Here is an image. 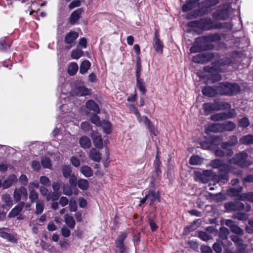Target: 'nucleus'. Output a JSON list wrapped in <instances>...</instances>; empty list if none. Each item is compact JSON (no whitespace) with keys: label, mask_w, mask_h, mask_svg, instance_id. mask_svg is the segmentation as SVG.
<instances>
[{"label":"nucleus","mask_w":253,"mask_h":253,"mask_svg":"<svg viewBox=\"0 0 253 253\" xmlns=\"http://www.w3.org/2000/svg\"><path fill=\"white\" fill-rule=\"evenodd\" d=\"M129 109L130 111H131L136 115V117L139 123H143L144 124H145L152 134H153L154 135H157V130L155 129L154 126L152 124L150 120H149V119L147 117L145 116L141 117L137 109L134 106L130 105L129 107Z\"/></svg>","instance_id":"f257e3e1"},{"label":"nucleus","mask_w":253,"mask_h":253,"mask_svg":"<svg viewBox=\"0 0 253 253\" xmlns=\"http://www.w3.org/2000/svg\"><path fill=\"white\" fill-rule=\"evenodd\" d=\"M237 143V138L234 136H232L229 142L222 143L221 145V147L226 150V152L222 150L218 149L215 152V155L218 157H223L225 155L228 157L231 156L233 154V152L231 147L236 144Z\"/></svg>","instance_id":"f03ea898"},{"label":"nucleus","mask_w":253,"mask_h":253,"mask_svg":"<svg viewBox=\"0 0 253 253\" xmlns=\"http://www.w3.org/2000/svg\"><path fill=\"white\" fill-rule=\"evenodd\" d=\"M235 127L234 124L228 121L223 123L212 124L209 126V130L214 132H218L222 131H232Z\"/></svg>","instance_id":"7ed1b4c3"},{"label":"nucleus","mask_w":253,"mask_h":253,"mask_svg":"<svg viewBox=\"0 0 253 253\" xmlns=\"http://www.w3.org/2000/svg\"><path fill=\"white\" fill-rule=\"evenodd\" d=\"M236 86L233 84L226 83H221L216 88L217 93L222 95H231L236 90Z\"/></svg>","instance_id":"20e7f679"},{"label":"nucleus","mask_w":253,"mask_h":253,"mask_svg":"<svg viewBox=\"0 0 253 253\" xmlns=\"http://www.w3.org/2000/svg\"><path fill=\"white\" fill-rule=\"evenodd\" d=\"M221 139L219 136H209L206 138V141L200 142V145L204 149H210L211 145H217Z\"/></svg>","instance_id":"39448f33"},{"label":"nucleus","mask_w":253,"mask_h":253,"mask_svg":"<svg viewBox=\"0 0 253 253\" xmlns=\"http://www.w3.org/2000/svg\"><path fill=\"white\" fill-rule=\"evenodd\" d=\"M231 62V60L228 58H226L225 59H222L217 61L216 63H213L211 67H205L204 70L206 71L211 73H213L214 71L220 72L222 70V69L220 68V66L227 65L230 63Z\"/></svg>","instance_id":"423d86ee"},{"label":"nucleus","mask_w":253,"mask_h":253,"mask_svg":"<svg viewBox=\"0 0 253 253\" xmlns=\"http://www.w3.org/2000/svg\"><path fill=\"white\" fill-rule=\"evenodd\" d=\"M28 193L26 188L24 187H21L19 188H16L14 190L13 198L15 202H18L21 199L26 200Z\"/></svg>","instance_id":"0eeeda50"},{"label":"nucleus","mask_w":253,"mask_h":253,"mask_svg":"<svg viewBox=\"0 0 253 253\" xmlns=\"http://www.w3.org/2000/svg\"><path fill=\"white\" fill-rule=\"evenodd\" d=\"M210 166L214 169H218L220 171H227L229 168L227 164L219 159H215L211 162Z\"/></svg>","instance_id":"6e6552de"},{"label":"nucleus","mask_w":253,"mask_h":253,"mask_svg":"<svg viewBox=\"0 0 253 253\" xmlns=\"http://www.w3.org/2000/svg\"><path fill=\"white\" fill-rule=\"evenodd\" d=\"M212 57V53L207 52L202 54H197L193 57V61L196 63H204L210 60Z\"/></svg>","instance_id":"1a4fd4ad"},{"label":"nucleus","mask_w":253,"mask_h":253,"mask_svg":"<svg viewBox=\"0 0 253 253\" xmlns=\"http://www.w3.org/2000/svg\"><path fill=\"white\" fill-rule=\"evenodd\" d=\"M240 34V37H238V48H244L248 47L249 45V40L246 36L244 30L238 31Z\"/></svg>","instance_id":"9d476101"},{"label":"nucleus","mask_w":253,"mask_h":253,"mask_svg":"<svg viewBox=\"0 0 253 253\" xmlns=\"http://www.w3.org/2000/svg\"><path fill=\"white\" fill-rule=\"evenodd\" d=\"M91 137L92 139L94 146L99 149L103 147V141L101 135L97 132L93 131L91 134Z\"/></svg>","instance_id":"9b49d317"},{"label":"nucleus","mask_w":253,"mask_h":253,"mask_svg":"<svg viewBox=\"0 0 253 253\" xmlns=\"http://www.w3.org/2000/svg\"><path fill=\"white\" fill-rule=\"evenodd\" d=\"M78 37V34L76 32H69L65 38V42L66 43L69 44V46H67V49H70L75 44L74 42Z\"/></svg>","instance_id":"f8f14e48"},{"label":"nucleus","mask_w":253,"mask_h":253,"mask_svg":"<svg viewBox=\"0 0 253 253\" xmlns=\"http://www.w3.org/2000/svg\"><path fill=\"white\" fill-rule=\"evenodd\" d=\"M248 154L245 152H241L238 154V166L243 167H248L251 165L247 158Z\"/></svg>","instance_id":"ddd939ff"},{"label":"nucleus","mask_w":253,"mask_h":253,"mask_svg":"<svg viewBox=\"0 0 253 253\" xmlns=\"http://www.w3.org/2000/svg\"><path fill=\"white\" fill-rule=\"evenodd\" d=\"M25 203L23 202L18 203L14 208H13L8 214V217H14L19 214L24 208Z\"/></svg>","instance_id":"4468645a"},{"label":"nucleus","mask_w":253,"mask_h":253,"mask_svg":"<svg viewBox=\"0 0 253 253\" xmlns=\"http://www.w3.org/2000/svg\"><path fill=\"white\" fill-rule=\"evenodd\" d=\"M147 200L150 202V205H152L155 201H160V194L158 192L150 190L146 194Z\"/></svg>","instance_id":"2eb2a0df"},{"label":"nucleus","mask_w":253,"mask_h":253,"mask_svg":"<svg viewBox=\"0 0 253 253\" xmlns=\"http://www.w3.org/2000/svg\"><path fill=\"white\" fill-rule=\"evenodd\" d=\"M229 15V11L227 9L218 10L213 14V18L215 20H225Z\"/></svg>","instance_id":"dca6fc26"},{"label":"nucleus","mask_w":253,"mask_h":253,"mask_svg":"<svg viewBox=\"0 0 253 253\" xmlns=\"http://www.w3.org/2000/svg\"><path fill=\"white\" fill-rule=\"evenodd\" d=\"M17 182V178L14 174L10 175L2 183L3 189H7L12 185L14 184Z\"/></svg>","instance_id":"f3484780"},{"label":"nucleus","mask_w":253,"mask_h":253,"mask_svg":"<svg viewBox=\"0 0 253 253\" xmlns=\"http://www.w3.org/2000/svg\"><path fill=\"white\" fill-rule=\"evenodd\" d=\"M218 0H207L203 2L204 7L202 10L204 13H207L211 10V7L218 3Z\"/></svg>","instance_id":"a211bd4d"},{"label":"nucleus","mask_w":253,"mask_h":253,"mask_svg":"<svg viewBox=\"0 0 253 253\" xmlns=\"http://www.w3.org/2000/svg\"><path fill=\"white\" fill-rule=\"evenodd\" d=\"M158 32H155V37L154 39L153 46L156 51L159 53H162L163 51V45L160 39L158 37Z\"/></svg>","instance_id":"6ab92c4d"},{"label":"nucleus","mask_w":253,"mask_h":253,"mask_svg":"<svg viewBox=\"0 0 253 253\" xmlns=\"http://www.w3.org/2000/svg\"><path fill=\"white\" fill-rule=\"evenodd\" d=\"M89 157L90 159L96 162H99L101 159V154L94 148H92L90 150Z\"/></svg>","instance_id":"aec40b11"},{"label":"nucleus","mask_w":253,"mask_h":253,"mask_svg":"<svg viewBox=\"0 0 253 253\" xmlns=\"http://www.w3.org/2000/svg\"><path fill=\"white\" fill-rule=\"evenodd\" d=\"M211 19H204L197 22L196 23L201 28L204 30H208L210 29L211 26Z\"/></svg>","instance_id":"412c9836"},{"label":"nucleus","mask_w":253,"mask_h":253,"mask_svg":"<svg viewBox=\"0 0 253 253\" xmlns=\"http://www.w3.org/2000/svg\"><path fill=\"white\" fill-rule=\"evenodd\" d=\"M85 105L86 107L88 109L93 111L95 113L98 114L100 112L99 107L94 101L91 100H89L86 102Z\"/></svg>","instance_id":"4be33fe9"},{"label":"nucleus","mask_w":253,"mask_h":253,"mask_svg":"<svg viewBox=\"0 0 253 253\" xmlns=\"http://www.w3.org/2000/svg\"><path fill=\"white\" fill-rule=\"evenodd\" d=\"M230 117V115L225 113H219L213 114L211 116V120L213 121H218L225 120Z\"/></svg>","instance_id":"5701e85b"},{"label":"nucleus","mask_w":253,"mask_h":253,"mask_svg":"<svg viewBox=\"0 0 253 253\" xmlns=\"http://www.w3.org/2000/svg\"><path fill=\"white\" fill-rule=\"evenodd\" d=\"M205 40L204 38H199L196 41V44L200 43ZM204 48L201 46V45L194 44L190 48V52L191 53H196L201 51L203 50Z\"/></svg>","instance_id":"b1692460"},{"label":"nucleus","mask_w":253,"mask_h":253,"mask_svg":"<svg viewBox=\"0 0 253 253\" xmlns=\"http://www.w3.org/2000/svg\"><path fill=\"white\" fill-rule=\"evenodd\" d=\"M238 200L248 201L253 202V192L238 193Z\"/></svg>","instance_id":"393cba45"},{"label":"nucleus","mask_w":253,"mask_h":253,"mask_svg":"<svg viewBox=\"0 0 253 253\" xmlns=\"http://www.w3.org/2000/svg\"><path fill=\"white\" fill-rule=\"evenodd\" d=\"M81 146L84 149L89 148L91 145V141L88 137L86 136H82L79 140Z\"/></svg>","instance_id":"a878e982"},{"label":"nucleus","mask_w":253,"mask_h":253,"mask_svg":"<svg viewBox=\"0 0 253 253\" xmlns=\"http://www.w3.org/2000/svg\"><path fill=\"white\" fill-rule=\"evenodd\" d=\"M82 12L81 8H78L73 12L70 18V22L72 24H75L79 19L80 16Z\"/></svg>","instance_id":"bb28decb"},{"label":"nucleus","mask_w":253,"mask_h":253,"mask_svg":"<svg viewBox=\"0 0 253 253\" xmlns=\"http://www.w3.org/2000/svg\"><path fill=\"white\" fill-rule=\"evenodd\" d=\"M81 172L86 177H89L93 175V170L87 166H83L80 168Z\"/></svg>","instance_id":"cd10ccee"},{"label":"nucleus","mask_w":253,"mask_h":253,"mask_svg":"<svg viewBox=\"0 0 253 253\" xmlns=\"http://www.w3.org/2000/svg\"><path fill=\"white\" fill-rule=\"evenodd\" d=\"M76 93L79 96H85L90 94L91 91L84 86H80L76 88Z\"/></svg>","instance_id":"c85d7f7f"},{"label":"nucleus","mask_w":253,"mask_h":253,"mask_svg":"<svg viewBox=\"0 0 253 253\" xmlns=\"http://www.w3.org/2000/svg\"><path fill=\"white\" fill-rule=\"evenodd\" d=\"M240 142L241 144L249 145L253 143V135L248 134L240 139Z\"/></svg>","instance_id":"c756f323"},{"label":"nucleus","mask_w":253,"mask_h":253,"mask_svg":"<svg viewBox=\"0 0 253 253\" xmlns=\"http://www.w3.org/2000/svg\"><path fill=\"white\" fill-rule=\"evenodd\" d=\"M100 126H102L105 133L109 134L112 132V125L108 121H103Z\"/></svg>","instance_id":"7c9ffc66"},{"label":"nucleus","mask_w":253,"mask_h":253,"mask_svg":"<svg viewBox=\"0 0 253 253\" xmlns=\"http://www.w3.org/2000/svg\"><path fill=\"white\" fill-rule=\"evenodd\" d=\"M217 92L216 89H214L210 86H207L202 89L204 95L208 96H212Z\"/></svg>","instance_id":"2f4dec72"},{"label":"nucleus","mask_w":253,"mask_h":253,"mask_svg":"<svg viewBox=\"0 0 253 253\" xmlns=\"http://www.w3.org/2000/svg\"><path fill=\"white\" fill-rule=\"evenodd\" d=\"M90 66V63L88 60H84L80 66V72L82 74L85 73Z\"/></svg>","instance_id":"473e14b6"},{"label":"nucleus","mask_w":253,"mask_h":253,"mask_svg":"<svg viewBox=\"0 0 253 253\" xmlns=\"http://www.w3.org/2000/svg\"><path fill=\"white\" fill-rule=\"evenodd\" d=\"M77 185L82 190H87L89 187L88 181L85 179H80L77 181Z\"/></svg>","instance_id":"72a5a7b5"},{"label":"nucleus","mask_w":253,"mask_h":253,"mask_svg":"<svg viewBox=\"0 0 253 253\" xmlns=\"http://www.w3.org/2000/svg\"><path fill=\"white\" fill-rule=\"evenodd\" d=\"M65 103H64L60 106L59 111H60V115H64L62 117H65L66 116H68V113H69L70 111L69 106Z\"/></svg>","instance_id":"f704fd0d"},{"label":"nucleus","mask_w":253,"mask_h":253,"mask_svg":"<svg viewBox=\"0 0 253 253\" xmlns=\"http://www.w3.org/2000/svg\"><path fill=\"white\" fill-rule=\"evenodd\" d=\"M64 220L66 224L68 226L72 229L74 228L75 226V221L73 217L66 214L64 216Z\"/></svg>","instance_id":"c9c22d12"},{"label":"nucleus","mask_w":253,"mask_h":253,"mask_svg":"<svg viewBox=\"0 0 253 253\" xmlns=\"http://www.w3.org/2000/svg\"><path fill=\"white\" fill-rule=\"evenodd\" d=\"M78 65L75 62H72L69 64L68 68V72L70 75H75L78 70Z\"/></svg>","instance_id":"e433bc0d"},{"label":"nucleus","mask_w":253,"mask_h":253,"mask_svg":"<svg viewBox=\"0 0 253 253\" xmlns=\"http://www.w3.org/2000/svg\"><path fill=\"white\" fill-rule=\"evenodd\" d=\"M2 201L5 203V206L9 207L13 205V201L9 194H4L1 196Z\"/></svg>","instance_id":"4c0bfd02"},{"label":"nucleus","mask_w":253,"mask_h":253,"mask_svg":"<svg viewBox=\"0 0 253 253\" xmlns=\"http://www.w3.org/2000/svg\"><path fill=\"white\" fill-rule=\"evenodd\" d=\"M136 86L143 94L146 93V89L145 88V83L142 79H136Z\"/></svg>","instance_id":"58836bf2"},{"label":"nucleus","mask_w":253,"mask_h":253,"mask_svg":"<svg viewBox=\"0 0 253 253\" xmlns=\"http://www.w3.org/2000/svg\"><path fill=\"white\" fill-rule=\"evenodd\" d=\"M250 125V122L249 119L247 117H243L238 120V127L242 128H247Z\"/></svg>","instance_id":"ea45409f"},{"label":"nucleus","mask_w":253,"mask_h":253,"mask_svg":"<svg viewBox=\"0 0 253 253\" xmlns=\"http://www.w3.org/2000/svg\"><path fill=\"white\" fill-rule=\"evenodd\" d=\"M189 163L192 165H199L203 163V159L198 156H193L190 158Z\"/></svg>","instance_id":"a19ab883"},{"label":"nucleus","mask_w":253,"mask_h":253,"mask_svg":"<svg viewBox=\"0 0 253 253\" xmlns=\"http://www.w3.org/2000/svg\"><path fill=\"white\" fill-rule=\"evenodd\" d=\"M83 53L84 52L82 49L77 48L72 50L71 57L72 59H78L83 55Z\"/></svg>","instance_id":"79ce46f5"},{"label":"nucleus","mask_w":253,"mask_h":253,"mask_svg":"<svg viewBox=\"0 0 253 253\" xmlns=\"http://www.w3.org/2000/svg\"><path fill=\"white\" fill-rule=\"evenodd\" d=\"M127 237V234L126 232H122L119 235L117 240L115 241L116 245L124 244V241Z\"/></svg>","instance_id":"37998d69"},{"label":"nucleus","mask_w":253,"mask_h":253,"mask_svg":"<svg viewBox=\"0 0 253 253\" xmlns=\"http://www.w3.org/2000/svg\"><path fill=\"white\" fill-rule=\"evenodd\" d=\"M203 108L205 111V114L208 115L214 110V105L211 103H205L203 104Z\"/></svg>","instance_id":"c03bdc74"},{"label":"nucleus","mask_w":253,"mask_h":253,"mask_svg":"<svg viewBox=\"0 0 253 253\" xmlns=\"http://www.w3.org/2000/svg\"><path fill=\"white\" fill-rule=\"evenodd\" d=\"M116 253H128V248L125 246L124 244L117 245Z\"/></svg>","instance_id":"a18cd8bd"},{"label":"nucleus","mask_w":253,"mask_h":253,"mask_svg":"<svg viewBox=\"0 0 253 253\" xmlns=\"http://www.w3.org/2000/svg\"><path fill=\"white\" fill-rule=\"evenodd\" d=\"M44 209L43 202L42 201H38L36 205V213L37 214L42 213Z\"/></svg>","instance_id":"49530a36"},{"label":"nucleus","mask_w":253,"mask_h":253,"mask_svg":"<svg viewBox=\"0 0 253 253\" xmlns=\"http://www.w3.org/2000/svg\"><path fill=\"white\" fill-rule=\"evenodd\" d=\"M59 197V194L58 192L54 191L52 193H48L46 196V200L49 201H56L58 200Z\"/></svg>","instance_id":"de8ad7c7"},{"label":"nucleus","mask_w":253,"mask_h":253,"mask_svg":"<svg viewBox=\"0 0 253 253\" xmlns=\"http://www.w3.org/2000/svg\"><path fill=\"white\" fill-rule=\"evenodd\" d=\"M41 164L43 168L51 169V164L50 160L47 157H43L41 160Z\"/></svg>","instance_id":"09e8293b"},{"label":"nucleus","mask_w":253,"mask_h":253,"mask_svg":"<svg viewBox=\"0 0 253 253\" xmlns=\"http://www.w3.org/2000/svg\"><path fill=\"white\" fill-rule=\"evenodd\" d=\"M225 224L230 227L231 228V230L235 233H237V226L234 225L233 222L230 219H227L225 221Z\"/></svg>","instance_id":"8fccbe9b"},{"label":"nucleus","mask_w":253,"mask_h":253,"mask_svg":"<svg viewBox=\"0 0 253 253\" xmlns=\"http://www.w3.org/2000/svg\"><path fill=\"white\" fill-rule=\"evenodd\" d=\"M199 237L203 241H207L211 239V236L205 232H199L198 233Z\"/></svg>","instance_id":"3c124183"},{"label":"nucleus","mask_w":253,"mask_h":253,"mask_svg":"<svg viewBox=\"0 0 253 253\" xmlns=\"http://www.w3.org/2000/svg\"><path fill=\"white\" fill-rule=\"evenodd\" d=\"M225 208L228 211H235L237 209V205L234 203L230 202L225 204Z\"/></svg>","instance_id":"603ef678"},{"label":"nucleus","mask_w":253,"mask_h":253,"mask_svg":"<svg viewBox=\"0 0 253 253\" xmlns=\"http://www.w3.org/2000/svg\"><path fill=\"white\" fill-rule=\"evenodd\" d=\"M0 236L4 239H6L10 241H13L14 240V237L11 234L7 233L5 232H0Z\"/></svg>","instance_id":"864d4df0"},{"label":"nucleus","mask_w":253,"mask_h":253,"mask_svg":"<svg viewBox=\"0 0 253 253\" xmlns=\"http://www.w3.org/2000/svg\"><path fill=\"white\" fill-rule=\"evenodd\" d=\"M81 127L82 129L84 132H87L89 131L91 128V126L88 122H84L81 124Z\"/></svg>","instance_id":"5fc2aeb1"},{"label":"nucleus","mask_w":253,"mask_h":253,"mask_svg":"<svg viewBox=\"0 0 253 253\" xmlns=\"http://www.w3.org/2000/svg\"><path fill=\"white\" fill-rule=\"evenodd\" d=\"M63 174L64 177H68L71 175V169L69 166H65L62 169Z\"/></svg>","instance_id":"6e6d98bb"},{"label":"nucleus","mask_w":253,"mask_h":253,"mask_svg":"<svg viewBox=\"0 0 253 253\" xmlns=\"http://www.w3.org/2000/svg\"><path fill=\"white\" fill-rule=\"evenodd\" d=\"M30 191L29 198L32 202H35L38 198V194L34 190H29Z\"/></svg>","instance_id":"4d7b16f0"},{"label":"nucleus","mask_w":253,"mask_h":253,"mask_svg":"<svg viewBox=\"0 0 253 253\" xmlns=\"http://www.w3.org/2000/svg\"><path fill=\"white\" fill-rule=\"evenodd\" d=\"M90 121L97 126H100L101 125V122L99 118L96 115L94 114L90 117Z\"/></svg>","instance_id":"13d9d810"},{"label":"nucleus","mask_w":253,"mask_h":253,"mask_svg":"<svg viewBox=\"0 0 253 253\" xmlns=\"http://www.w3.org/2000/svg\"><path fill=\"white\" fill-rule=\"evenodd\" d=\"M238 211L244 210L246 211H249L251 209V207L248 204H246L245 206L242 203L238 202Z\"/></svg>","instance_id":"bf43d9fd"},{"label":"nucleus","mask_w":253,"mask_h":253,"mask_svg":"<svg viewBox=\"0 0 253 253\" xmlns=\"http://www.w3.org/2000/svg\"><path fill=\"white\" fill-rule=\"evenodd\" d=\"M40 183L45 186H49L50 185V181L49 178L45 176H42L40 178Z\"/></svg>","instance_id":"052dcab7"},{"label":"nucleus","mask_w":253,"mask_h":253,"mask_svg":"<svg viewBox=\"0 0 253 253\" xmlns=\"http://www.w3.org/2000/svg\"><path fill=\"white\" fill-rule=\"evenodd\" d=\"M58 126H57L52 131L53 135L55 136L62 133V132L63 131L64 127L61 125Z\"/></svg>","instance_id":"680f3d73"},{"label":"nucleus","mask_w":253,"mask_h":253,"mask_svg":"<svg viewBox=\"0 0 253 253\" xmlns=\"http://www.w3.org/2000/svg\"><path fill=\"white\" fill-rule=\"evenodd\" d=\"M196 176L197 179H198L200 181L202 182L203 183H207L209 179L205 176L201 174V172H196Z\"/></svg>","instance_id":"e2e57ef3"},{"label":"nucleus","mask_w":253,"mask_h":253,"mask_svg":"<svg viewBox=\"0 0 253 253\" xmlns=\"http://www.w3.org/2000/svg\"><path fill=\"white\" fill-rule=\"evenodd\" d=\"M69 207L71 211H75L77 209V206L75 200H71L69 203Z\"/></svg>","instance_id":"0e129e2a"},{"label":"nucleus","mask_w":253,"mask_h":253,"mask_svg":"<svg viewBox=\"0 0 253 253\" xmlns=\"http://www.w3.org/2000/svg\"><path fill=\"white\" fill-rule=\"evenodd\" d=\"M69 183L70 186L74 187L77 184V177L74 175H71L69 176Z\"/></svg>","instance_id":"69168bd1"},{"label":"nucleus","mask_w":253,"mask_h":253,"mask_svg":"<svg viewBox=\"0 0 253 253\" xmlns=\"http://www.w3.org/2000/svg\"><path fill=\"white\" fill-rule=\"evenodd\" d=\"M212 248L213 250L217 253H221L222 252L221 245L219 242L215 243Z\"/></svg>","instance_id":"338daca9"},{"label":"nucleus","mask_w":253,"mask_h":253,"mask_svg":"<svg viewBox=\"0 0 253 253\" xmlns=\"http://www.w3.org/2000/svg\"><path fill=\"white\" fill-rule=\"evenodd\" d=\"M238 253H245V250L246 248V246L243 245L242 241H240L238 238Z\"/></svg>","instance_id":"774afa93"}]
</instances>
